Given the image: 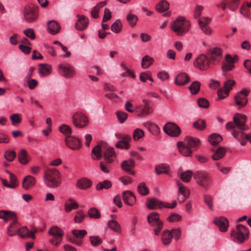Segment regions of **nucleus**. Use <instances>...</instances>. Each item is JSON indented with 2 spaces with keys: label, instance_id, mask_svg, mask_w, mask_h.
Wrapping results in <instances>:
<instances>
[{
  "label": "nucleus",
  "instance_id": "nucleus-1",
  "mask_svg": "<svg viewBox=\"0 0 251 251\" xmlns=\"http://www.w3.org/2000/svg\"><path fill=\"white\" fill-rule=\"evenodd\" d=\"M233 120V122H230L226 124V128L228 130L233 129L232 135L242 146L246 145L247 141L251 143V133L246 134L242 131L247 129L245 125L247 117L244 115L236 113Z\"/></svg>",
  "mask_w": 251,
  "mask_h": 251
},
{
  "label": "nucleus",
  "instance_id": "nucleus-2",
  "mask_svg": "<svg viewBox=\"0 0 251 251\" xmlns=\"http://www.w3.org/2000/svg\"><path fill=\"white\" fill-rule=\"evenodd\" d=\"M223 57V50L219 48L211 49L206 54L199 55L194 60V65L201 71H206L218 64Z\"/></svg>",
  "mask_w": 251,
  "mask_h": 251
},
{
  "label": "nucleus",
  "instance_id": "nucleus-3",
  "mask_svg": "<svg viewBox=\"0 0 251 251\" xmlns=\"http://www.w3.org/2000/svg\"><path fill=\"white\" fill-rule=\"evenodd\" d=\"M200 144L199 139L187 136L185 138L184 142L179 141L177 143V147L182 155L188 157L192 155L193 151L197 150Z\"/></svg>",
  "mask_w": 251,
  "mask_h": 251
},
{
  "label": "nucleus",
  "instance_id": "nucleus-4",
  "mask_svg": "<svg viewBox=\"0 0 251 251\" xmlns=\"http://www.w3.org/2000/svg\"><path fill=\"white\" fill-rule=\"evenodd\" d=\"M143 103L137 104L134 109L132 108L133 104L130 101H126L125 109L129 113L135 112L136 115L140 117L146 116L151 114L153 109L151 104V101L147 99L142 100Z\"/></svg>",
  "mask_w": 251,
  "mask_h": 251
},
{
  "label": "nucleus",
  "instance_id": "nucleus-5",
  "mask_svg": "<svg viewBox=\"0 0 251 251\" xmlns=\"http://www.w3.org/2000/svg\"><path fill=\"white\" fill-rule=\"evenodd\" d=\"M43 180L47 187L55 189L61 185L62 175L61 173L56 169H48L44 173Z\"/></svg>",
  "mask_w": 251,
  "mask_h": 251
},
{
  "label": "nucleus",
  "instance_id": "nucleus-6",
  "mask_svg": "<svg viewBox=\"0 0 251 251\" xmlns=\"http://www.w3.org/2000/svg\"><path fill=\"white\" fill-rule=\"evenodd\" d=\"M190 23L183 17H179L171 25V29L177 36H182L189 30Z\"/></svg>",
  "mask_w": 251,
  "mask_h": 251
},
{
  "label": "nucleus",
  "instance_id": "nucleus-7",
  "mask_svg": "<svg viewBox=\"0 0 251 251\" xmlns=\"http://www.w3.org/2000/svg\"><path fill=\"white\" fill-rule=\"evenodd\" d=\"M91 153L96 157H113L116 155L114 148L103 142H100L96 145L92 149Z\"/></svg>",
  "mask_w": 251,
  "mask_h": 251
},
{
  "label": "nucleus",
  "instance_id": "nucleus-8",
  "mask_svg": "<svg viewBox=\"0 0 251 251\" xmlns=\"http://www.w3.org/2000/svg\"><path fill=\"white\" fill-rule=\"evenodd\" d=\"M231 237L233 241L242 243L249 238V231L247 227L242 225H238L236 229L231 231Z\"/></svg>",
  "mask_w": 251,
  "mask_h": 251
},
{
  "label": "nucleus",
  "instance_id": "nucleus-9",
  "mask_svg": "<svg viewBox=\"0 0 251 251\" xmlns=\"http://www.w3.org/2000/svg\"><path fill=\"white\" fill-rule=\"evenodd\" d=\"M194 179L200 187L207 189L211 185L212 180L209 174L203 171H197L194 174Z\"/></svg>",
  "mask_w": 251,
  "mask_h": 251
},
{
  "label": "nucleus",
  "instance_id": "nucleus-10",
  "mask_svg": "<svg viewBox=\"0 0 251 251\" xmlns=\"http://www.w3.org/2000/svg\"><path fill=\"white\" fill-rule=\"evenodd\" d=\"M48 234L53 237L49 240V242L53 246H59L64 235V231L57 226H52L48 230Z\"/></svg>",
  "mask_w": 251,
  "mask_h": 251
},
{
  "label": "nucleus",
  "instance_id": "nucleus-11",
  "mask_svg": "<svg viewBox=\"0 0 251 251\" xmlns=\"http://www.w3.org/2000/svg\"><path fill=\"white\" fill-rule=\"evenodd\" d=\"M147 220L149 225L154 227L155 234L158 235L163 227V223L160 220L158 213L155 212H151L148 215Z\"/></svg>",
  "mask_w": 251,
  "mask_h": 251
},
{
  "label": "nucleus",
  "instance_id": "nucleus-12",
  "mask_svg": "<svg viewBox=\"0 0 251 251\" xmlns=\"http://www.w3.org/2000/svg\"><path fill=\"white\" fill-rule=\"evenodd\" d=\"M38 7L26 5L24 9V16L25 20L28 23H32L36 21L38 17Z\"/></svg>",
  "mask_w": 251,
  "mask_h": 251
},
{
  "label": "nucleus",
  "instance_id": "nucleus-13",
  "mask_svg": "<svg viewBox=\"0 0 251 251\" xmlns=\"http://www.w3.org/2000/svg\"><path fill=\"white\" fill-rule=\"evenodd\" d=\"M72 122L76 127L82 128L88 125L89 121L87 117L83 113L76 112L72 116Z\"/></svg>",
  "mask_w": 251,
  "mask_h": 251
},
{
  "label": "nucleus",
  "instance_id": "nucleus-14",
  "mask_svg": "<svg viewBox=\"0 0 251 251\" xmlns=\"http://www.w3.org/2000/svg\"><path fill=\"white\" fill-rule=\"evenodd\" d=\"M119 141L115 144L117 148L128 150L130 147L131 137L128 134H119L117 135Z\"/></svg>",
  "mask_w": 251,
  "mask_h": 251
},
{
  "label": "nucleus",
  "instance_id": "nucleus-15",
  "mask_svg": "<svg viewBox=\"0 0 251 251\" xmlns=\"http://www.w3.org/2000/svg\"><path fill=\"white\" fill-rule=\"evenodd\" d=\"M225 60L222 63V70L224 72H228L232 71L235 67L234 64L238 61V56L235 55L232 57L230 54H227L225 56Z\"/></svg>",
  "mask_w": 251,
  "mask_h": 251
},
{
  "label": "nucleus",
  "instance_id": "nucleus-16",
  "mask_svg": "<svg viewBox=\"0 0 251 251\" xmlns=\"http://www.w3.org/2000/svg\"><path fill=\"white\" fill-rule=\"evenodd\" d=\"M235 84V82L231 79L226 80L224 83L223 88L218 90V96L219 99H224L226 97L229 91L232 89V87Z\"/></svg>",
  "mask_w": 251,
  "mask_h": 251
},
{
  "label": "nucleus",
  "instance_id": "nucleus-17",
  "mask_svg": "<svg viewBox=\"0 0 251 251\" xmlns=\"http://www.w3.org/2000/svg\"><path fill=\"white\" fill-rule=\"evenodd\" d=\"M58 70L60 74L66 78H72L75 75L74 67L69 63H61L58 65Z\"/></svg>",
  "mask_w": 251,
  "mask_h": 251
},
{
  "label": "nucleus",
  "instance_id": "nucleus-18",
  "mask_svg": "<svg viewBox=\"0 0 251 251\" xmlns=\"http://www.w3.org/2000/svg\"><path fill=\"white\" fill-rule=\"evenodd\" d=\"M166 133L172 137H177L181 132L179 127L174 123H169L164 126Z\"/></svg>",
  "mask_w": 251,
  "mask_h": 251
},
{
  "label": "nucleus",
  "instance_id": "nucleus-19",
  "mask_svg": "<svg viewBox=\"0 0 251 251\" xmlns=\"http://www.w3.org/2000/svg\"><path fill=\"white\" fill-rule=\"evenodd\" d=\"M249 92L243 89L235 96V101L236 105L240 107H244L248 103L247 96Z\"/></svg>",
  "mask_w": 251,
  "mask_h": 251
},
{
  "label": "nucleus",
  "instance_id": "nucleus-20",
  "mask_svg": "<svg viewBox=\"0 0 251 251\" xmlns=\"http://www.w3.org/2000/svg\"><path fill=\"white\" fill-rule=\"evenodd\" d=\"M67 146L72 150H76L81 147V143L79 139L73 136H67L65 138Z\"/></svg>",
  "mask_w": 251,
  "mask_h": 251
},
{
  "label": "nucleus",
  "instance_id": "nucleus-21",
  "mask_svg": "<svg viewBox=\"0 0 251 251\" xmlns=\"http://www.w3.org/2000/svg\"><path fill=\"white\" fill-rule=\"evenodd\" d=\"M177 184L179 186L177 199L179 202L183 203L189 197V191L180 181H177Z\"/></svg>",
  "mask_w": 251,
  "mask_h": 251
},
{
  "label": "nucleus",
  "instance_id": "nucleus-22",
  "mask_svg": "<svg viewBox=\"0 0 251 251\" xmlns=\"http://www.w3.org/2000/svg\"><path fill=\"white\" fill-rule=\"evenodd\" d=\"M134 166L135 161L132 158H130L128 160L123 161L121 164V167L123 170L130 175H134L135 174V172L132 169Z\"/></svg>",
  "mask_w": 251,
  "mask_h": 251
},
{
  "label": "nucleus",
  "instance_id": "nucleus-23",
  "mask_svg": "<svg viewBox=\"0 0 251 251\" xmlns=\"http://www.w3.org/2000/svg\"><path fill=\"white\" fill-rule=\"evenodd\" d=\"M213 223L219 227L220 231L226 232L227 230L229 224L226 218L224 217L215 218Z\"/></svg>",
  "mask_w": 251,
  "mask_h": 251
},
{
  "label": "nucleus",
  "instance_id": "nucleus-24",
  "mask_svg": "<svg viewBox=\"0 0 251 251\" xmlns=\"http://www.w3.org/2000/svg\"><path fill=\"white\" fill-rule=\"evenodd\" d=\"M123 199L124 202L129 206H133L136 203V198L130 191H124L122 193Z\"/></svg>",
  "mask_w": 251,
  "mask_h": 251
},
{
  "label": "nucleus",
  "instance_id": "nucleus-25",
  "mask_svg": "<svg viewBox=\"0 0 251 251\" xmlns=\"http://www.w3.org/2000/svg\"><path fill=\"white\" fill-rule=\"evenodd\" d=\"M77 17L78 20L75 25V28L78 30H83L87 27L89 24V20L87 17L83 15L80 16L78 15Z\"/></svg>",
  "mask_w": 251,
  "mask_h": 251
},
{
  "label": "nucleus",
  "instance_id": "nucleus-26",
  "mask_svg": "<svg viewBox=\"0 0 251 251\" xmlns=\"http://www.w3.org/2000/svg\"><path fill=\"white\" fill-rule=\"evenodd\" d=\"M148 209L153 210L158 208L162 209L164 208V202L158 200L156 199H151L148 200L146 204Z\"/></svg>",
  "mask_w": 251,
  "mask_h": 251
},
{
  "label": "nucleus",
  "instance_id": "nucleus-27",
  "mask_svg": "<svg viewBox=\"0 0 251 251\" xmlns=\"http://www.w3.org/2000/svg\"><path fill=\"white\" fill-rule=\"evenodd\" d=\"M210 21V19L207 17H202L198 20L201 29L206 34H210L211 32L210 28L207 25Z\"/></svg>",
  "mask_w": 251,
  "mask_h": 251
},
{
  "label": "nucleus",
  "instance_id": "nucleus-28",
  "mask_svg": "<svg viewBox=\"0 0 251 251\" xmlns=\"http://www.w3.org/2000/svg\"><path fill=\"white\" fill-rule=\"evenodd\" d=\"M190 81L189 76L185 73L178 74L175 80V84L177 86H183Z\"/></svg>",
  "mask_w": 251,
  "mask_h": 251
},
{
  "label": "nucleus",
  "instance_id": "nucleus-29",
  "mask_svg": "<svg viewBox=\"0 0 251 251\" xmlns=\"http://www.w3.org/2000/svg\"><path fill=\"white\" fill-rule=\"evenodd\" d=\"M36 182V180L34 177L28 175L23 178L22 185L25 190H28L33 186L35 184Z\"/></svg>",
  "mask_w": 251,
  "mask_h": 251
},
{
  "label": "nucleus",
  "instance_id": "nucleus-30",
  "mask_svg": "<svg viewBox=\"0 0 251 251\" xmlns=\"http://www.w3.org/2000/svg\"><path fill=\"white\" fill-rule=\"evenodd\" d=\"M78 204L73 199H69L66 201L64 204L65 211L69 213L73 209H76L78 208Z\"/></svg>",
  "mask_w": 251,
  "mask_h": 251
},
{
  "label": "nucleus",
  "instance_id": "nucleus-31",
  "mask_svg": "<svg viewBox=\"0 0 251 251\" xmlns=\"http://www.w3.org/2000/svg\"><path fill=\"white\" fill-rule=\"evenodd\" d=\"M38 70L40 76H47L51 73V66L48 64H40L38 65Z\"/></svg>",
  "mask_w": 251,
  "mask_h": 251
},
{
  "label": "nucleus",
  "instance_id": "nucleus-32",
  "mask_svg": "<svg viewBox=\"0 0 251 251\" xmlns=\"http://www.w3.org/2000/svg\"><path fill=\"white\" fill-rule=\"evenodd\" d=\"M60 25L55 21H49L48 23V30L51 34L54 35L60 31Z\"/></svg>",
  "mask_w": 251,
  "mask_h": 251
},
{
  "label": "nucleus",
  "instance_id": "nucleus-33",
  "mask_svg": "<svg viewBox=\"0 0 251 251\" xmlns=\"http://www.w3.org/2000/svg\"><path fill=\"white\" fill-rule=\"evenodd\" d=\"M92 185L91 181L86 178L79 179L76 182V186L81 189H87Z\"/></svg>",
  "mask_w": 251,
  "mask_h": 251
},
{
  "label": "nucleus",
  "instance_id": "nucleus-34",
  "mask_svg": "<svg viewBox=\"0 0 251 251\" xmlns=\"http://www.w3.org/2000/svg\"><path fill=\"white\" fill-rule=\"evenodd\" d=\"M173 235L171 232L168 230H165L162 236V241L165 245H169L172 241Z\"/></svg>",
  "mask_w": 251,
  "mask_h": 251
},
{
  "label": "nucleus",
  "instance_id": "nucleus-35",
  "mask_svg": "<svg viewBox=\"0 0 251 251\" xmlns=\"http://www.w3.org/2000/svg\"><path fill=\"white\" fill-rule=\"evenodd\" d=\"M222 136L217 133L211 134L208 137V141L211 144L216 145L218 144L222 140Z\"/></svg>",
  "mask_w": 251,
  "mask_h": 251
},
{
  "label": "nucleus",
  "instance_id": "nucleus-36",
  "mask_svg": "<svg viewBox=\"0 0 251 251\" xmlns=\"http://www.w3.org/2000/svg\"><path fill=\"white\" fill-rule=\"evenodd\" d=\"M169 8V3L165 0H162L156 5V9L159 12H163Z\"/></svg>",
  "mask_w": 251,
  "mask_h": 251
},
{
  "label": "nucleus",
  "instance_id": "nucleus-37",
  "mask_svg": "<svg viewBox=\"0 0 251 251\" xmlns=\"http://www.w3.org/2000/svg\"><path fill=\"white\" fill-rule=\"evenodd\" d=\"M112 186L111 182L108 180H105L99 182L96 186V189L100 191L103 189H108Z\"/></svg>",
  "mask_w": 251,
  "mask_h": 251
},
{
  "label": "nucleus",
  "instance_id": "nucleus-38",
  "mask_svg": "<svg viewBox=\"0 0 251 251\" xmlns=\"http://www.w3.org/2000/svg\"><path fill=\"white\" fill-rule=\"evenodd\" d=\"M193 175V172L191 170H187L181 174L180 178L182 181L188 183L190 181Z\"/></svg>",
  "mask_w": 251,
  "mask_h": 251
},
{
  "label": "nucleus",
  "instance_id": "nucleus-39",
  "mask_svg": "<svg viewBox=\"0 0 251 251\" xmlns=\"http://www.w3.org/2000/svg\"><path fill=\"white\" fill-rule=\"evenodd\" d=\"M240 0H225L227 6L232 11L236 10L240 3Z\"/></svg>",
  "mask_w": 251,
  "mask_h": 251
},
{
  "label": "nucleus",
  "instance_id": "nucleus-40",
  "mask_svg": "<svg viewBox=\"0 0 251 251\" xmlns=\"http://www.w3.org/2000/svg\"><path fill=\"white\" fill-rule=\"evenodd\" d=\"M201 83L198 81H195L189 87V89L192 95L197 94L200 91Z\"/></svg>",
  "mask_w": 251,
  "mask_h": 251
},
{
  "label": "nucleus",
  "instance_id": "nucleus-41",
  "mask_svg": "<svg viewBox=\"0 0 251 251\" xmlns=\"http://www.w3.org/2000/svg\"><path fill=\"white\" fill-rule=\"evenodd\" d=\"M126 19L131 27H134L137 24L138 18V17L132 13L127 15Z\"/></svg>",
  "mask_w": 251,
  "mask_h": 251
},
{
  "label": "nucleus",
  "instance_id": "nucleus-42",
  "mask_svg": "<svg viewBox=\"0 0 251 251\" xmlns=\"http://www.w3.org/2000/svg\"><path fill=\"white\" fill-rule=\"evenodd\" d=\"M108 227L113 231L117 232H120L121 229L120 225L115 220H111L107 223Z\"/></svg>",
  "mask_w": 251,
  "mask_h": 251
},
{
  "label": "nucleus",
  "instance_id": "nucleus-43",
  "mask_svg": "<svg viewBox=\"0 0 251 251\" xmlns=\"http://www.w3.org/2000/svg\"><path fill=\"white\" fill-rule=\"evenodd\" d=\"M193 126L198 130H202L206 127V123L203 120L199 119L193 123Z\"/></svg>",
  "mask_w": 251,
  "mask_h": 251
},
{
  "label": "nucleus",
  "instance_id": "nucleus-44",
  "mask_svg": "<svg viewBox=\"0 0 251 251\" xmlns=\"http://www.w3.org/2000/svg\"><path fill=\"white\" fill-rule=\"evenodd\" d=\"M153 61V59L152 58L148 55H145L142 60V66L144 68H147L152 64Z\"/></svg>",
  "mask_w": 251,
  "mask_h": 251
},
{
  "label": "nucleus",
  "instance_id": "nucleus-45",
  "mask_svg": "<svg viewBox=\"0 0 251 251\" xmlns=\"http://www.w3.org/2000/svg\"><path fill=\"white\" fill-rule=\"evenodd\" d=\"M122 29V24L120 20H117L111 26V30L116 33L121 32Z\"/></svg>",
  "mask_w": 251,
  "mask_h": 251
},
{
  "label": "nucleus",
  "instance_id": "nucleus-46",
  "mask_svg": "<svg viewBox=\"0 0 251 251\" xmlns=\"http://www.w3.org/2000/svg\"><path fill=\"white\" fill-rule=\"evenodd\" d=\"M137 190L139 193L143 196L147 195L149 191V189L146 186L144 182H141L138 184Z\"/></svg>",
  "mask_w": 251,
  "mask_h": 251
},
{
  "label": "nucleus",
  "instance_id": "nucleus-47",
  "mask_svg": "<svg viewBox=\"0 0 251 251\" xmlns=\"http://www.w3.org/2000/svg\"><path fill=\"white\" fill-rule=\"evenodd\" d=\"M15 223H12L10 224L7 228V233L9 236H12L18 233V228L15 225Z\"/></svg>",
  "mask_w": 251,
  "mask_h": 251
},
{
  "label": "nucleus",
  "instance_id": "nucleus-48",
  "mask_svg": "<svg viewBox=\"0 0 251 251\" xmlns=\"http://www.w3.org/2000/svg\"><path fill=\"white\" fill-rule=\"evenodd\" d=\"M88 215L91 217L95 219H98L100 217V211L96 208H91L88 211Z\"/></svg>",
  "mask_w": 251,
  "mask_h": 251
},
{
  "label": "nucleus",
  "instance_id": "nucleus-49",
  "mask_svg": "<svg viewBox=\"0 0 251 251\" xmlns=\"http://www.w3.org/2000/svg\"><path fill=\"white\" fill-rule=\"evenodd\" d=\"M20 116V114L17 113L10 115V119L13 125L17 126L21 122L22 119Z\"/></svg>",
  "mask_w": 251,
  "mask_h": 251
},
{
  "label": "nucleus",
  "instance_id": "nucleus-50",
  "mask_svg": "<svg viewBox=\"0 0 251 251\" xmlns=\"http://www.w3.org/2000/svg\"><path fill=\"white\" fill-rule=\"evenodd\" d=\"M144 135V132L140 128L135 129L133 133V138L135 141H138Z\"/></svg>",
  "mask_w": 251,
  "mask_h": 251
},
{
  "label": "nucleus",
  "instance_id": "nucleus-51",
  "mask_svg": "<svg viewBox=\"0 0 251 251\" xmlns=\"http://www.w3.org/2000/svg\"><path fill=\"white\" fill-rule=\"evenodd\" d=\"M116 114L117 119L121 123H124L128 117V114L124 111H118Z\"/></svg>",
  "mask_w": 251,
  "mask_h": 251
},
{
  "label": "nucleus",
  "instance_id": "nucleus-52",
  "mask_svg": "<svg viewBox=\"0 0 251 251\" xmlns=\"http://www.w3.org/2000/svg\"><path fill=\"white\" fill-rule=\"evenodd\" d=\"M72 234L77 238L82 239L87 234V231L84 229H74L72 231Z\"/></svg>",
  "mask_w": 251,
  "mask_h": 251
},
{
  "label": "nucleus",
  "instance_id": "nucleus-53",
  "mask_svg": "<svg viewBox=\"0 0 251 251\" xmlns=\"http://www.w3.org/2000/svg\"><path fill=\"white\" fill-rule=\"evenodd\" d=\"M59 130L61 132L66 135H70L72 133V130L70 126L65 124L60 126Z\"/></svg>",
  "mask_w": 251,
  "mask_h": 251
},
{
  "label": "nucleus",
  "instance_id": "nucleus-54",
  "mask_svg": "<svg viewBox=\"0 0 251 251\" xmlns=\"http://www.w3.org/2000/svg\"><path fill=\"white\" fill-rule=\"evenodd\" d=\"M226 151L224 148L219 147L211 157H215V156L216 157H224L226 154Z\"/></svg>",
  "mask_w": 251,
  "mask_h": 251
},
{
  "label": "nucleus",
  "instance_id": "nucleus-55",
  "mask_svg": "<svg viewBox=\"0 0 251 251\" xmlns=\"http://www.w3.org/2000/svg\"><path fill=\"white\" fill-rule=\"evenodd\" d=\"M90 242L94 246H97L102 243V239L98 236H93L90 237Z\"/></svg>",
  "mask_w": 251,
  "mask_h": 251
},
{
  "label": "nucleus",
  "instance_id": "nucleus-56",
  "mask_svg": "<svg viewBox=\"0 0 251 251\" xmlns=\"http://www.w3.org/2000/svg\"><path fill=\"white\" fill-rule=\"evenodd\" d=\"M6 222L9 220H12V223H16L17 222V216L16 213L13 211H6Z\"/></svg>",
  "mask_w": 251,
  "mask_h": 251
},
{
  "label": "nucleus",
  "instance_id": "nucleus-57",
  "mask_svg": "<svg viewBox=\"0 0 251 251\" xmlns=\"http://www.w3.org/2000/svg\"><path fill=\"white\" fill-rule=\"evenodd\" d=\"M198 104L201 107L207 108L209 106V103L207 100L204 98H201L198 100Z\"/></svg>",
  "mask_w": 251,
  "mask_h": 251
},
{
  "label": "nucleus",
  "instance_id": "nucleus-58",
  "mask_svg": "<svg viewBox=\"0 0 251 251\" xmlns=\"http://www.w3.org/2000/svg\"><path fill=\"white\" fill-rule=\"evenodd\" d=\"M85 217V215L82 210H78L76 212V215L75 217V221L76 223H81Z\"/></svg>",
  "mask_w": 251,
  "mask_h": 251
},
{
  "label": "nucleus",
  "instance_id": "nucleus-59",
  "mask_svg": "<svg viewBox=\"0 0 251 251\" xmlns=\"http://www.w3.org/2000/svg\"><path fill=\"white\" fill-rule=\"evenodd\" d=\"M182 218L181 215L177 213H173L167 218V220L169 222H174L179 221Z\"/></svg>",
  "mask_w": 251,
  "mask_h": 251
},
{
  "label": "nucleus",
  "instance_id": "nucleus-60",
  "mask_svg": "<svg viewBox=\"0 0 251 251\" xmlns=\"http://www.w3.org/2000/svg\"><path fill=\"white\" fill-rule=\"evenodd\" d=\"M26 83L29 89L33 90L38 85V82L35 79H26Z\"/></svg>",
  "mask_w": 251,
  "mask_h": 251
},
{
  "label": "nucleus",
  "instance_id": "nucleus-61",
  "mask_svg": "<svg viewBox=\"0 0 251 251\" xmlns=\"http://www.w3.org/2000/svg\"><path fill=\"white\" fill-rule=\"evenodd\" d=\"M24 34L26 36L30 38L32 40H33L35 38V35L33 29L32 28H27L24 31Z\"/></svg>",
  "mask_w": 251,
  "mask_h": 251
},
{
  "label": "nucleus",
  "instance_id": "nucleus-62",
  "mask_svg": "<svg viewBox=\"0 0 251 251\" xmlns=\"http://www.w3.org/2000/svg\"><path fill=\"white\" fill-rule=\"evenodd\" d=\"M205 203L208 205L210 210H213V203L212 198L209 195H205L204 196Z\"/></svg>",
  "mask_w": 251,
  "mask_h": 251
},
{
  "label": "nucleus",
  "instance_id": "nucleus-63",
  "mask_svg": "<svg viewBox=\"0 0 251 251\" xmlns=\"http://www.w3.org/2000/svg\"><path fill=\"white\" fill-rule=\"evenodd\" d=\"M27 230L26 226H24L21 228H19L18 229V235L22 238H25L26 233H27Z\"/></svg>",
  "mask_w": 251,
  "mask_h": 251
},
{
  "label": "nucleus",
  "instance_id": "nucleus-64",
  "mask_svg": "<svg viewBox=\"0 0 251 251\" xmlns=\"http://www.w3.org/2000/svg\"><path fill=\"white\" fill-rule=\"evenodd\" d=\"M203 9V6L197 5L194 11V17L195 18H199L201 15V11Z\"/></svg>",
  "mask_w": 251,
  "mask_h": 251
}]
</instances>
